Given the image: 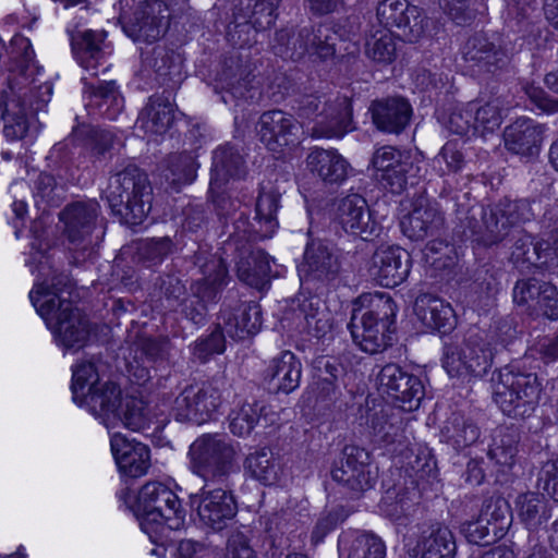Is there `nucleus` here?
<instances>
[{"label": "nucleus", "mask_w": 558, "mask_h": 558, "mask_svg": "<svg viewBox=\"0 0 558 558\" xmlns=\"http://www.w3.org/2000/svg\"><path fill=\"white\" fill-rule=\"evenodd\" d=\"M301 38L307 40V54L327 60L336 54V46L340 36L331 26L319 24L317 26H304Z\"/></svg>", "instance_id": "52"}, {"label": "nucleus", "mask_w": 558, "mask_h": 558, "mask_svg": "<svg viewBox=\"0 0 558 558\" xmlns=\"http://www.w3.org/2000/svg\"><path fill=\"white\" fill-rule=\"evenodd\" d=\"M520 433L514 425L498 426L493 434L488 457L497 464L511 466L518 453Z\"/></svg>", "instance_id": "49"}, {"label": "nucleus", "mask_w": 558, "mask_h": 558, "mask_svg": "<svg viewBox=\"0 0 558 558\" xmlns=\"http://www.w3.org/2000/svg\"><path fill=\"white\" fill-rule=\"evenodd\" d=\"M84 83V95L87 99L86 108L90 114H98L109 120L117 118L123 108V98L120 95L118 86L113 81L88 82L86 77L82 78Z\"/></svg>", "instance_id": "34"}, {"label": "nucleus", "mask_w": 558, "mask_h": 558, "mask_svg": "<svg viewBox=\"0 0 558 558\" xmlns=\"http://www.w3.org/2000/svg\"><path fill=\"white\" fill-rule=\"evenodd\" d=\"M235 456L233 445L226 437L204 434L189 448V468L205 484L213 483L227 487L230 475L238 470Z\"/></svg>", "instance_id": "6"}, {"label": "nucleus", "mask_w": 558, "mask_h": 558, "mask_svg": "<svg viewBox=\"0 0 558 558\" xmlns=\"http://www.w3.org/2000/svg\"><path fill=\"white\" fill-rule=\"evenodd\" d=\"M369 111L377 130L396 135L405 130L412 117L411 104L401 96L374 100Z\"/></svg>", "instance_id": "28"}, {"label": "nucleus", "mask_w": 558, "mask_h": 558, "mask_svg": "<svg viewBox=\"0 0 558 558\" xmlns=\"http://www.w3.org/2000/svg\"><path fill=\"white\" fill-rule=\"evenodd\" d=\"M135 0H119V22L124 33L134 41L153 44L166 33L169 26V9L161 0L140 2L130 12Z\"/></svg>", "instance_id": "10"}, {"label": "nucleus", "mask_w": 558, "mask_h": 558, "mask_svg": "<svg viewBox=\"0 0 558 558\" xmlns=\"http://www.w3.org/2000/svg\"><path fill=\"white\" fill-rule=\"evenodd\" d=\"M281 194L270 189H262L256 201L255 217L250 221L248 216L241 211L225 223L222 234L227 236V245L235 246L236 251L246 250V243L270 238L278 228L277 211L280 206Z\"/></svg>", "instance_id": "7"}, {"label": "nucleus", "mask_w": 558, "mask_h": 558, "mask_svg": "<svg viewBox=\"0 0 558 558\" xmlns=\"http://www.w3.org/2000/svg\"><path fill=\"white\" fill-rule=\"evenodd\" d=\"M371 425L377 441L391 452L402 454L409 449L410 439L405 433V423L399 414L380 411L373 415Z\"/></svg>", "instance_id": "38"}, {"label": "nucleus", "mask_w": 558, "mask_h": 558, "mask_svg": "<svg viewBox=\"0 0 558 558\" xmlns=\"http://www.w3.org/2000/svg\"><path fill=\"white\" fill-rule=\"evenodd\" d=\"M444 225L445 218L439 208L423 198L414 203L413 209L400 222L403 234L413 241L439 235Z\"/></svg>", "instance_id": "27"}, {"label": "nucleus", "mask_w": 558, "mask_h": 558, "mask_svg": "<svg viewBox=\"0 0 558 558\" xmlns=\"http://www.w3.org/2000/svg\"><path fill=\"white\" fill-rule=\"evenodd\" d=\"M99 213L96 201L74 202L59 213L72 264L82 265L97 255L104 236V231L95 234Z\"/></svg>", "instance_id": "5"}, {"label": "nucleus", "mask_w": 558, "mask_h": 558, "mask_svg": "<svg viewBox=\"0 0 558 558\" xmlns=\"http://www.w3.org/2000/svg\"><path fill=\"white\" fill-rule=\"evenodd\" d=\"M518 515L531 534L537 533L551 518V509L537 493H525L515 500Z\"/></svg>", "instance_id": "46"}, {"label": "nucleus", "mask_w": 558, "mask_h": 558, "mask_svg": "<svg viewBox=\"0 0 558 558\" xmlns=\"http://www.w3.org/2000/svg\"><path fill=\"white\" fill-rule=\"evenodd\" d=\"M371 165L375 179L384 189L393 194L404 191L409 180L415 178L420 171L409 151L390 145L378 147L373 153Z\"/></svg>", "instance_id": "14"}, {"label": "nucleus", "mask_w": 558, "mask_h": 558, "mask_svg": "<svg viewBox=\"0 0 558 558\" xmlns=\"http://www.w3.org/2000/svg\"><path fill=\"white\" fill-rule=\"evenodd\" d=\"M221 378L186 386L174 399L172 411L179 422L201 425L210 420L222 403Z\"/></svg>", "instance_id": "12"}, {"label": "nucleus", "mask_w": 558, "mask_h": 558, "mask_svg": "<svg viewBox=\"0 0 558 558\" xmlns=\"http://www.w3.org/2000/svg\"><path fill=\"white\" fill-rule=\"evenodd\" d=\"M211 484H204L198 494L191 495L190 506L197 512L204 525L221 531L235 517L238 505L231 490L222 487L211 488Z\"/></svg>", "instance_id": "17"}, {"label": "nucleus", "mask_w": 558, "mask_h": 558, "mask_svg": "<svg viewBox=\"0 0 558 558\" xmlns=\"http://www.w3.org/2000/svg\"><path fill=\"white\" fill-rule=\"evenodd\" d=\"M247 174V166L242 148L227 143L219 146L213 155L209 191L221 189L230 180H241Z\"/></svg>", "instance_id": "30"}, {"label": "nucleus", "mask_w": 558, "mask_h": 558, "mask_svg": "<svg viewBox=\"0 0 558 558\" xmlns=\"http://www.w3.org/2000/svg\"><path fill=\"white\" fill-rule=\"evenodd\" d=\"M331 477L354 497H359L376 485L378 466L371 462V453L367 450L348 445L342 450L340 466L331 470Z\"/></svg>", "instance_id": "15"}, {"label": "nucleus", "mask_w": 558, "mask_h": 558, "mask_svg": "<svg viewBox=\"0 0 558 558\" xmlns=\"http://www.w3.org/2000/svg\"><path fill=\"white\" fill-rule=\"evenodd\" d=\"M423 254L426 264L437 270L450 268L456 263L454 246L440 239L429 241Z\"/></svg>", "instance_id": "61"}, {"label": "nucleus", "mask_w": 558, "mask_h": 558, "mask_svg": "<svg viewBox=\"0 0 558 558\" xmlns=\"http://www.w3.org/2000/svg\"><path fill=\"white\" fill-rule=\"evenodd\" d=\"M274 413L264 401H245L230 415V430L235 436H247L256 427H267L275 422Z\"/></svg>", "instance_id": "40"}, {"label": "nucleus", "mask_w": 558, "mask_h": 558, "mask_svg": "<svg viewBox=\"0 0 558 558\" xmlns=\"http://www.w3.org/2000/svg\"><path fill=\"white\" fill-rule=\"evenodd\" d=\"M194 264L199 267L203 278L191 284V292L196 293L207 305L216 304L229 280L225 260L215 255L206 256L205 252H198L194 255Z\"/></svg>", "instance_id": "23"}, {"label": "nucleus", "mask_w": 558, "mask_h": 558, "mask_svg": "<svg viewBox=\"0 0 558 558\" xmlns=\"http://www.w3.org/2000/svg\"><path fill=\"white\" fill-rule=\"evenodd\" d=\"M256 132L268 150L280 153L299 144L300 123L291 113L272 109L260 114Z\"/></svg>", "instance_id": "20"}, {"label": "nucleus", "mask_w": 558, "mask_h": 558, "mask_svg": "<svg viewBox=\"0 0 558 558\" xmlns=\"http://www.w3.org/2000/svg\"><path fill=\"white\" fill-rule=\"evenodd\" d=\"M480 515L482 520L488 522L496 532L501 535L508 529L511 522V511L508 501L502 497H492L484 502Z\"/></svg>", "instance_id": "60"}, {"label": "nucleus", "mask_w": 558, "mask_h": 558, "mask_svg": "<svg viewBox=\"0 0 558 558\" xmlns=\"http://www.w3.org/2000/svg\"><path fill=\"white\" fill-rule=\"evenodd\" d=\"M474 108V133L494 132L502 121L499 99L488 100L480 106L478 102H471Z\"/></svg>", "instance_id": "59"}, {"label": "nucleus", "mask_w": 558, "mask_h": 558, "mask_svg": "<svg viewBox=\"0 0 558 558\" xmlns=\"http://www.w3.org/2000/svg\"><path fill=\"white\" fill-rule=\"evenodd\" d=\"M429 22L422 9L410 4L398 33L409 41H416L425 35L435 36L438 28L430 29Z\"/></svg>", "instance_id": "56"}, {"label": "nucleus", "mask_w": 558, "mask_h": 558, "mask_svg": "<svg viewBox=\"0 0 558 558\" xmlns=\"http://www.w3.org/2000/svg\"><path fill=\"white\" fill-rule=\"evenodd\" d=\"M302 35L303 27L296 32L288 28L278 31L272 44L275 54L293 61L303 59L308 53V44L301 38Z\"/></svg>", "instance_id": "54"}, {"label": "nucleus", "mask_w": 558, "mask_h": 558, "mask_svg": "<svg viewBox=\"0 0 558 558\" xmlns=\"http://www.w3.org/2000/svg\"><path fill=\"white\" fill-rule=\"evenodd\" d=\"M411 256L401 247L377 250L371 259V276L383 287L395 288L402 283L411 269Z\"/></svg>", "instance_id": "24"}, {"label": "nucleus", "mask_w": 558, "mask_h": 558, "mask_svg": "<svg viewBox=\"0 0 558 558\" xmlns=\"http://www.w3.org/2000/svg\"><path fill=\"white\" fill-rule=\"evenodd\" d=\"M339 558H385L386 545L373 533H347L338 543Z\"/></svg>", "instance_id": "43"}, {"label": "nucleus", "mask_w": 558, "mask_h": 558, "mask_svg": "<svg viewBox=\"0 0 558 558\" xmlns=\"http://www.w3.org/2000/svg\"><path fill=\"white\" fill-rule=\"evenodd\" d=\"M246 468L253 477L265 485H270L277 480L278 468L272 452L268 449L251 453L246 458Z\"/></svg>", "instance_id": "57"}, {"label": "nucleus", "mask_w": 558, "mask_h": 558, "mask_svg": "<svg viewBox=\"0 0 558 558\" xmlns=\"http://www.w3.org/2000/svg\"><path fill=\"white\" fill-rule=\"evenodd\" d=\"M218 322L230 338L244 339L259 330L260 306L254 301H242L239 291L230 289L220 305Z\"/></svg>", "instance_id": "16"}, {"label": "nucleus", "mask_w": 558, "mask_h": 558, "mask_svg": "<svg viewBox=\"0 0 558 558\" xmlns=\"http://www.w3.org/2000/svg\"><path fill=\"white\" fill-rule=\"evenodd\" d=\"M465 220L471 233L484 246L499 244L513 233L497 206H473L469 209Z\"/></svg>", "instance_id": "25"}, {"label": "nucleus", "mask_w": 558, "mask_h": 558, "mask_svg": "<svg viewBox=\"0 0 558 558\" xmlns=\"http://www.w3.org/2000/svg\"><path fill=\"white\" fill-rule=\"evenodd\" d=\"M174 120L173 104L170 95H153L141 110L136 126L148 134H163Z\"/></svg>", "instance_id": "39"}, {"label": "nucleus", "mask_w": 558, "mask_h": 558, "mask_svg": "<svg viewBox=\"0 0 558 558\" xmlns=\"http://www.w3.org/2000/svg\"><path fill=\"white\" fill-rule=\"evenodd\" d=\"M266 379L276 392L290 393L295 390L301 380V363L290 351L271 360Z\"/></svg>", "instance_id": "41"}, {"label": "nucleus", "mask_w": 558, "mask_h": 558, "mask_svg": "<svg viewBox=\"0 0 558 558\" xmlns=\"http://www.w3.org/2000/svg\"><path fill=\"white\" fill-rule=\"evenodd\" d=\"M133 510L143 532L154 541L166 531L179 530L184 522L178 496L160 482H148L141 488Z\"/></svg>", "instance_id": "4"}, {"label": "nucleus", "mask_w": 558, "mask_h": 558, "mask_svg": "<svg viewBox=\"0 0 558 558\" xmlns=\"http://www.w3.org/2000/svg\"><path fill=\"white\" fill-rule=\"evenodd\" d=\"M153 187L147 174L129 165L113 174L105 191L111 213L130 227L141 225L151 208Z\"/></svg>", "instance_id": "2"}, {"label": "nucleus", "mask_w": 558, "mask_h": 558, "mask_svg": "<svg viewBox=\"0 0 558 558\" xmlns=\"http://www.w3.org/2000/svg\"><path fill=\"white\" fill-rule=\"evenodd\" d=\"M111 451L119 471L136 478L145 475L150 466L149 448L137 441H130L120 434L111 437Z\"/></svg>", "instance_id": "31"}, {"label": "nucleus", "mask_w": 558, "mask_h": 558, "mask_svg": "<svg viewBox=\"0 0 558 558\" xmlns=\"http://www.w3.org/2000/svg\"><path fill=\"white\" fill-rule=\"evenodd\" d=\"M73 283L64 274L37 282L29 299L57 341L65 349H81L89 337V322L71 301Z\"/></svg>", "instance_id": "1"}, {"label": "nucleus", "mask_w": 558, "mask_h": 558, "mask_svg": "<svg viewBox=\"0 0 558 558\" xmlns=\"http://www.w3.org/2000/svg\"><path fill=\"white\" fill-rule=\"evenodd\" d=\"M105 32L92 29L71 32V46L74 58L82 68L93 71L96 76L98 66L106 65Z\"/></svg>", "instance_id": "36"}, {"label": "nucleus", "mask_w": 558, "mask_h": 558, "mask_svg": "<svg viewBox=\"0 0 558 558\" xmlns=\"http://www.w3.org/2000/svg\"><path fill=\"white\" fill-rule=\"evenodd\" d=\"M347 367L337 359L319 356L313 362V386L317 399L336 402L341 396V386H345Z\"/></svg>", "instance_id": "32"}, {"label": "nucleus", "mask_w": 558, "mask_h": 558, "mask_svg": "<svg viewBox=\"0 0 558 558\" xmlns=\"http://www.w3.org/2000/svg\"><path fill=\"white\" fill-rule=\"evenodd\" d=\"M460 53L466 66L478 74L504 71L511 60L501 38L483 32L469 36L461 45Z\"/></svg>", "instance_id": "13"}, {"label": "nucleus", "mask_w": 558, "mask_h": 558, "mask_svg": "<svg viewBox=\"0 0 558 558\" xmlns=\"http://www.w3.org/2000/svg\"><path fill=\"white\" fill-rule=\"evenodd\" d=\"M379 389L400 402L404 411L416 410L425 395L421 378L397 363H388L377 375Z\"/></svg>", "instance_id": "18"}, {"label": "nucleus", "mask_w": 558, "mask_h": 558, "mask_svg": "<svg viewBox=\"0 0 558 558\" xmlns=\"http://www.w3.org/2000/svg\"><path fill=\"white\" fill-rule=\"evenodd\" d=\"M493 398L504 414L524 418L534 412L542 391L535 374L515 371L507 365L498 371L497 380L493 378Z\"/></svg>", "instance_id": "8"}, {"label": "nucleus", "mask_w": 558, "mask_h": 558, "mask_svg": "<svg viewBox=\"0 0 558 558\" xmlns=\"http://www.w3.org/2000/svg\"><path fill=\"white\" fill-rule=\"evenodd\" d=\"M100 383L99 371L94 361H82L73 367L72 393L73 400L78 402L85 396L89 386Z\"/></svg>", "instance_id": "62"}, {"label": "nucleus", "mask_w": 558, "mask_h": 558, "mask_svg": "<svg viewBox=\"0 0 558 558\" xmlns=\"http://www.w3.org/2000/svg\"><path fill=\"white\" fill-rule=\"evenodd\" d=\"M122 390L112 381H100L89 386L77 403L85 404L89 412L100 417L106 426L117 416L122 405Z\"/></svg>", "instance_id": "35"}, {"label": "nucleus", "mask_w": 558, "mask_h": 558, "mask_svg": "<svg viewBox=\"0 0 558 558\" xmlns=\"http://www.w3.org/2000/svg\"><path fill=\"white\" fill-rule=\"evenodd\" d=\"M397 305L387 293L369 298L365 311L354 310L349 323L353 341L366 353L375 354L391 345L396 330Z\"/></svg>", "instance_id": "3"}, {"label": "nucleus", "mask_w": 558, "mask_h": 558, "mask_svg": "<svg viewBox=\"0 0 558 558\" xmlns=\"http://www.w3.org/2000/svg\"><path fill=\"white\" fill-rule=\"evenodd\" d=\"M513 302L518 306L542 313L549 319H558L557 288L537 278L519 279L512 290Z\"/></svg>", "instance_id": "21"}, {"label": "nucleus", "mask_w": 558, "mask_h": 558, "mask_svg": "<svg viewBox=\"0 0 558 558\" xmlns=\"http://www.w3.org/2000/svg\"><path fill=\"white\" fill-rule=\"evenodd\" d=\"M445 442L460 450L476 442L481 430L476 423L462 413H452L441 428Z\"/></svg>", "instance_id": "47"}, {"label": "nucleus", "mask_w": 558, "mask_h": 558, "mask_svg": "<svg viewBox=\"0 0 558 558\" xmlns=\"http://www.w3.org/2000/svg\"><path fill=\"white\" fill-rule=\"evenodd\" d=\"M543 128L529 118H519L505 130V145L509 151L534 156L542 143Z\"/></svg>", "instance_id": "37"}, {"label": "nucleus", "mask_w": 558, "mask_h": 558, "mask_svg": "<svg viewBox=\"0 0 558 558\" xmlns=\"http://www.w3.org/2000/svg\"><path fill=\"white\" fill-rule=\"evenodd\" d=\"M149 65L160 80V83L174 88L184 80L183 61L179 53L165 47H156Z\"/></svg>", "instance_id": "48"}, {"label": "nucleus", "mask_w": 558, "mask_h": 558, "mask_svg": "<svg viewBox=\"0 0 558 558\" xmlns=\"http://www.w3.org/2000/svg\"><path fill=\"white\" fill-rule=\"evenodd\" d=\"M496 530L497 527H493L488 522L482 520L481 515L475 521L462 523L460 527L469 543L480 546H488L499 539L501 535Z\"/></svg>", "instance_id": "63"}, {"label": "nucleus", "mask_w": 558, "mask_h": 558, "mask_svg": "<svg viewBox=\"0 0 558 558\" xmlns=\"http://www.w3.org/2000/svg\"><path fill=\"white\" fill-rule=\"evenodd\" d=\"M497 354V345L490 340L470 335L462 343L446 342L441 362L450 377H482L492 368Z\"/></svg>", "instance_id": "9"}, {"label": "nucleus", "mask_w": 558, "mask_h": 558, "mask_svg": "<svg viewBox=\"0 0 558 558\" xmlns=\"http://www.w3.org/2000/svg\"><path fill=\"white\" fill-rule=\"evenodd\" d=\"M365 53L377 63H391L397 57V43L392 33L384 28L372 34L366 39Z\"/></svg>", "instance_id": "55"}, {"label": "nucleus", "mask_w": 558, "mask_h": 558, "mask_svg": "<svg viewBox=\"0 0 558 558\" xmlns=\"http://www.w3.org/2000/svg\"><path fill=\"white\" fill-rule=\"evenodd\" d=\"M73 137L95 160L111 157L114 146L120 143L111 131L85 124L73 131Z\"/></svg>", "instance_id": "45"}, {"label": "nucleus", "mask_w": 558, "mask_h": 558, "mask_svg": "<svg viewBox=\"0 0 558 558\" xmlns=\"http://www.w3.org/2000/svg\"><path fill=\"white\" fill-rule=\"evenodd\" d=\"M290 311L299 327L315 338H323L331 329L330 313L322 299L311 292H300L291 301Z\"/></svg>", "instance_id": "26"}, {"label": "nucleus", "mask_w": 558, "mask_h": 558, "mask_svg": "<svg viewBox=\"0 0 558 558\" xmlns=\"http://www.w3.org/2000/svg\"><path fill=\"white\" fill-rule=\"evenodd\" d=\"M336 220L347 233L357 235L364 241L378 235L380 230L366 199L359 194H350L339 201Z\"/></svg>", "instance_id": "22"}, {"label": "nucleus", "mask_w": 558, "mask_h": 558, "mask_svg": "<svg viewBox=\"0 0 558 558\" xmlns=\"http://www.w3.org/2000/svg\"><path fill=\"white\" fill-rule=\"evenodd\" d=\"M353 129L351 99L337 96L310 132L314 138H341Z\"/></svg>", "instance_id": "29"}, {"label": "nucleus", "mask_w": 558, "mask_h": 558, "mask_svg": "<svg viewBox=\"0 0 558 558\" xmlns=\"http://www.w3.org/2000/svg\"><path fill=\"white\" fill-rule=\"evenodd\" d=\"M175 248L177 244L169 235L147 238L136 242L135 254L138 262L155 266L161 264Z\"/></svg>", "instance_id": "53"}, {"label": "nucleus", "mask_w": 558, "mask_h": 558, "mask_svg": "<svg viewBox=\"0 0 558 558\" xmlns=\"http://www.w3.org/2000/svg\"><path fill=\"white\" fill-rule=\"evenodd\" d=\"M11 46L8 85L13 98L10 101L7 100L11 108L8 118H11L17 126L24 128L25 118L34 107L33 88L28 87L27 77L34 52L29 41L24 37L14 38Z\"/></svg>", "instance_id": "11"}, {"label": "nucleus", "mask_w": 558, "mask_h": 558, "mask_svg": "<svg viewBox=\"0 0 558 558\" xmlns=\"http://www.w3.org/2000/svg\"><path fill=\"white\" fill-rule=\"evenodd\" d=\"M307 241L303 262L299 267L301 281L313 284H328L335 281L341 269L338 256L325 241L312 239L307 232Z\"/></svg>", "instance_id": "19"}, {"label": "nucleus", "mask_w": 558, "mask_h": 558, "mask_svg": "<svg viewBox=\"0 0 558 558\" xmlns=\"http://www.w3.org/2000/svg\"><path fill=\"white\" fill-rule=\"evenodd\" d=\"M497 208L508 222L512 232L520 231L519 226L530 221L533 217L532 204L529 199L504 201L497 205Z\"/></svg>", "instance_id": "64"}, {"label": "nucleus", "mask_w": 558, "mask_h": 558, "mask_svg": "<svg viewBox=\"0 0 558 558\" xmlns=\"http://www.w3.org/2000/svg\"><path fill=\"white\" fill-rule=\"evenodd\" d=\"M414 313L425 327L444 335L452 331L457 325V317L451 305L429 293H421L416 296Z\"/></svg>", "instance_id": "33"}, {"label": "nucleus", "mask_w": 558, "mask_h": 558, "mask_svg": "<svg viewBox=\"0 0 558 558\" xmlns=\"http://www.w3.org/2000/svg\"><path fill=\"white\" fill-rule=\"evenodd\" d=\"M197 162L191 153H174L165 160L162 177L174 190L194 181L196 178Z\"/></svg>", "instance_id": "51"}, {"label": "nucleus", "mask_w": 558, "mask_h": 558, "mask_svg": "<svg viewBox=\"0 0 558 558\" xmlns=\"http://www.w3.org/2000/svg\"><path fill=\"white\" fill-rule=\"evenodd\" d=\"M270 272V258L263 250L240 251L236 262L238 278L244 283L260 288L265 284Z\"/></svg>", "instance_id": "44"}, {"label": "nucleus", "mask_w": 558, "mask_h": 558, "mask_svg": "<svg viewBox=\"0 0 558 558\" xmlns=\"http://www.w3.org/2000/svg\"><path fill=\"white\" fill-rule=\"evenodd\" d=\"M465 163L466 160L462 147L453 141L447 142L433 159L434 169L440 175L458 173L462 171Z\"/></svg>", "instance_id": "58"}, {"label": "nucleus", "mask_w": 558, "mask_h": 558, "mask_svg": "<svg viewBox=\"0 0 558 558\" xmlns=\"http://www.w3.org/2000/svg\"><path fill=\"white\" fill-rule=\"evenodd\" d=\"M307 167L326 183H341L347 179L349 163L333 149H313L307 158Z\"/></svg>", "instance_id": "42"}, {"label": "nucleus", "mask_w": 558, "mask_h": 558, "mask_svg": "<svg viewBox=\"0 0 558 558\" xmlns=\"http://www.w3.org/2000/svg\"><path fill=\"white\" fill-rule=\"evenodd\" d=\"M417 547L421 558H454L457 553L452 532L442 525L432 526L429 534L422 536Z\"/></svg>", "instance_id": "50"}]
</instances>
